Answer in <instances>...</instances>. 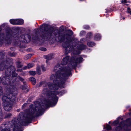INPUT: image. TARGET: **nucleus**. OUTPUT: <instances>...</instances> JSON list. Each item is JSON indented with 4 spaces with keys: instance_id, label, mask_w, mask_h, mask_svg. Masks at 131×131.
<instances>
[{
    "instance_id": "obj_7",
    "label": "nucleus",
    "mask_w": 131,
    "mask_h": 131,
    "mask_svg": "<svg viewBox=\"0 0 131 131\" xmlns=\"http://www.w3.org/2000/svg\"><path fill=\"white\" fill-rule=\"evenodd\" d=\"M24 20L21 19H16L17 25H22L24 23Z\"/></svg>"
},
{
    "instance_id": "obj_20",
    "label": "nucleus",
    "mask_w": 131,
    "mask_h": 131,
    "mask_svg": "<svg viewBox=\"0 0 131 131\" xmlns=\"http://www.w3.org/2000/svg\"><path fill=\"white\" fill-rule=\"evenodd\" d=\"M17 74L16 73H14L13 74L12 76L13 77H16L17 76Z\"/></svg>"
},
{
    "instance_id": "obj_21",
    "label": "nucleus",
    "mask_w": 131,
    "mask_h": 131,
    "mask_svg": "<svg viewBox=\"0 0 131 131\" xmlns=\"http://www.w3.org/2000/svg\"><path fill=\"white\" fill-rule=\"evenodd\" d=\"M40 50H41L43 51H46V48H40Z\"/></svg>"
},
{
    "instance_id": "obj_27",
    "label": "nucleus",
    "mask_w": 131,
    "mask_h": 131,
    "mask_svg": "<svg viewBox=\"0 0 131 131\" xmlns=\"http://www.w3.org/2000/svg\"><path fill=\"white\" fill-rule=\"evenodd\" d=\"M84 28L86 29H88L89 28V27L88 26H86V27H84Z\"/></svg>"
},
{
    "instance_id": "obj_12",
    "label": "nucleus",
    "mask_w": 131,
    "mask_h": 131,
    "mask_svg": "<svg viewBox=\"0 0 131 131\" xmlns=\"http://www.w3.org/2000/svg\"><path fill=\"white\" fill-rule=\"evenodd\" d=\"M52 56L51 54H49L46 56V58L48 60L51 59L52 58Z\"/></svg>"
},
{
    "instance_id": "obj_5",
    "label": "nucleus",
    "mask_w": 131,
    "mask_h": 131,
    "mask_svg": "<svg viewBox=\"0 0 131 131\" xmlns=\"http://www.w3.org/2000/svg\"><path fill=\"white\" fill-rule=\"evenodd\" d=\"M25 40L26 41V42L24 41L26 43H28L29 42L30 40V36L27 34H26L24 36Z\"/></svg>"
},
{
    "instance_id": "obj_24",
    "label": "nucleus",
    "mask_w": 131,
    "mask_h": 131,
    "mask_svg": "<svg viewBox=\"0 0 131 131\" xmlns=\"http://www.w3.org/2000/svg\"><path fill=\"white\" fill-rule=\"evenodd\" d=\"M21 88L23 90H24L26 89V87L25 86H22L21 87Z\"/></svg>"
},
{
    "instance_id": "obj_34",
    "label": "nucleus",
    "mask_w": 131,
    "mask_h": 131,
    "mask_svg": "<svg viewBox=\"0 0 131 131\" xmlns=\"http://www.w3.org/2000/svg\"><path fill=\"white\" fill-rule=\"evenodd\" d=\"M11 67H12V68H14V67L13 66H12Z\"/></svg>"
},
{
    "instance_id": "obj_26",
    "label": "nucleus",
    "mask_w": 131,
    "mask_h": 131,
    "mask_svg": "<svg viewBox=\"0 0 131 131\" xmlns=\"http://www.w3.org/2000/svg\"><path fill=\"white\" fill-rule=\"evenodd\" d=\"M123 3H126V0H123L122 1Z\"/></svg>"
},
{
    "instance_id": "obj_31",
    "label": "nucleus",
    "mask_w": 131,
    "mask_h": 131,
    "mask_svg": "<svg viewBox=\"0 0 131 131\" xmlns=\"http://www.w3.org/2000/svg\"><path fill=\"white\" fill-rule=\"evenodd\" d=\"M37 71L38 72L39 74H40V71L39 70V69H37Z\"/></svg>"
},
{
    "instance_id": "obj_28",
    "label": "nucleus",
    "mask_w": 131,
    "mask_h": 131,
    "mask_svg": "<svg viewBox=\"0 0 131 131\" xmlns=\"http://www.w3.org/2000/svg\"><path fill=\"white\" fill-rule=\"evenodd\" d=\"M43 66H41V67L42 68V70L43 71H45L46 70L45 69V68H43Z\"/></svg>"
},
{
    "instance_id": "obj_11",
    "label": "nucleus",
    "mask_w": 131,
    "mask_h": 131,
    "mask_svg": "<svg viewBox=\"0 0 131 131\" xmlns=\"http://www.w3.org/2000/svg\"><path fill=\"white\" fill-rule=\"evenodd\" d=\"M87 44L90 47H92L95 46V45L94 43L92 42H88L87 43Z\"/></svg>"
},
{
    "instance_id": "obj_14",
    "label": "nucleus",
    "mask_w": 131,
    "mask_h": 131,
    "mask_svg": "<svg viewBox=\"0 0 131 131\" xmlns=\"http://www.w3.org/2000/svg\"><path fill=\"white\" fill-rule=\"evenodd\" d=\"M92 35V33L91 32H89L87 34L86 37V39H87L88 38H90V37Z\"/></svg>"
},
{
    "instance_id": "obj_30",
    "label": "nucleus",
    "mask_w": 131,
    "mask_h": 131,
    "mask_svg": "<svg viewBox=\"0 0 131 131\" xmlns=\"http://www.w3.org/2000/svg\"><path fill=\"white\" fill-rule=\"evenodd\" d=\"M5 75H6V76L7 77H8L10 75V74H8V75H7V72H5Z\"/></svg>"
},
{
    "instance_id": "obj_19",
    "label": "nucleus",
    "mask_w": 131,
    "mask_h": 131,
    "mask_svg": "<svg viewBox=\"0 0 131 131\" xmlns=\"http://www.w3.org/2000/svg\"><path fill=\"white\" fill-rule=\"evenodd\" d=\"M128 12L131 15V9H130L129 8H127Z\"/></svg>"
},
{
    "instance_id": "obj_9",
    "label": "nucleus",
    "mask_w": 131,
    "mask_h": 131,
    "mask_svg": "<svg viewBox=\"0 0 131 131\" xmlns=\"http://www.w3.org/2000/svg\"><path fill=\"white\" fill-rule=\"evenodd\" d=\"M32 84L35 85L36 83V80L35 78L33 77L30 78L29 79Z\"/></svg>"
},
{
    "instance_id": "obj_3",
    "label": "nucleus",
    "mask_w": 131,
    "mask_h": 131,
    "mask_svg": "<svg viewBox=\"0 0 131 131\" xmlns=\"http://www.w3.org/2000/svg\"><path fill=\"white\" fill-rule=\"evenodd\" d=\"M53 35L52 34V36H54L56 40H59L60 42H63L62 46L65 48L66 53H68L74 50L73 52L75 54L80 53V50H83L85 49L86 46L82 45L78 47L79 42L77 39H74L73 40H71V36L73 34V32L71 30H69L67 34L62 35L58 31L54 32Z\"/></svg>"
},
{
    "instance_id": "obj_29",
    "label": "nucleus",
    "mask_w": 131,
    "mask_h": 131,
    "mask_svg": "<svg viewBox=\"0 0 131 131\" xmlns=\"http://www.w3.org/2000/svg\"><path fill=\"white\" fill-rule=\"evenodd\" d=\"M27 103H25V104H24L23 105V106H22V107H24V106H26V105H27Z\"/></svg>"
},
{
    "instance_id": "obj_22",
    "label": "nucleus",
    "mask_w": 131,
    "mask_h": 131,
    "mask_svg": "<svg viewBox=\"0 0 131 131\" xmlns=\"http://www.w3.org/2000/svg\"><path fill=\"white\" fill-rule=\"evenodd\" d=\"M18 79H19L20 80L23 81V79L21 78L20 77L18 76L17 78Z\"/></svg>"
},
{
    "instance_id": "obj_36",
    "label": "nucleus",
    "mask_w": 131,
    "mask_h": 131,
    "mask_svg": "<svg viewBox=\"0 0 131 131\" xmlns=\"http://www.w3.org/2000/svg\"><path fill=\"white\" fill-rule=\"evenodd\" d=\"M109 123H110V122H109Z\"/></svg>"
},
{
    "instance_id": "obj_10",
    "label": "nucleus",
    "mask_w": 131,
    "mask_h": 131,
    "mask_svg": "<svg viewBox=\"0 0 131 131\" xmlns=\"http://www.w3.org/2000/svg\"><path fill=\"white\" fill-rule=\"evenodd\" d=\"M10 23L13 25H17L16 19H11L10 20Z\"/></svg>"
},
{
    "instance_id": "obj_13",
    "label": "nucleus",
    "mask_w": 131,
    "mask_h": 131,
    "mask_svg": "<svg viewBox=\"0 0 131 131\" xmlns=\"http://www.w3.org/2000/svg\"><path fill=\"white\" fill-rule=\"evenodd\" d=\"M29 73L31 75H34L36 74L35 72L33 71H31L29 72Z\"/></svg>"
},
{
    "instance_id": "obj_25",
    "label": "nucleus",
    "mask_w": 131,
    "mask_h": 131,
    "mask_svg": "<svg viewBox=\"0 0 131 131\" xmlns=\"http://www.w3.org/2000/svg\"><path fill=\"white\" fill-rule=\"evenodd\" d=\"M84 39H81L80 42V43H82V42H84Z\"/></svg>"
},
{
    "instance_id": "obj_8",
    "label": "nucleus",
    "mask_w": 131,
    "mask_h": 131,
    "mask_svg": "<svg viewBox=\"0 0 131 131\" xmlns=\"http://www.w3.org/2000/svg\"><path fill=\"white\" fill-rule=\"evenodd\" d=\"M101 36L100 34H98L96 35L95 36L94 40L99 41L101 39Z\"/></svg>"
},
{
    "instance_id": "obj_33",
    "label": "nucleus",
    "mask_w": 131,
    "mask_h": 131,
    "mask_svg": "<svg viewBox=\"0 0 131 131\" xmlns=\"http://www.w3.org/2000/svg\"><path fill=\"white\" fill-rule=\"evenodd\" d=\"M125 19V18L124 17H123V20H124Z\"/></svg>"
},
{
    "instance_id": "obj_16",
    "label": "nucleus",
    "mask_w": 131,
    "mask_h": 131,
    "mask_svg": "<svg viewBox=\"0 0 131 131\" xmlns=\"http://www.w3.org/2000/svg\"><path fill=\"white\" fill-rule=\"evenodd\" d=\"M31 56V54H29L26 55V59H27L30 58Z\"/></svg>"
},
{
    "instance_id": "obj_17",
    "label": "nucleus",
    "mask_w": 131,
    "mask_h": 131,
    "mask_svg": "<svg viewBox=\"0 0 131 131\" xmlns=\"http://www.w3.org/2000/svg\"><path fill=\"white\" fill-rule=\"evenodd\" d=\"M119 122L117 121H115L113 123V125H115L118 123Z\"/></svg>"
},
{
    "instance_id": "obj_18",
    "label": "nucleus",
    "mask_w": 131,
    "mask_h": 131,
    "mask_svg": "<svg viewBox=\"0 0 131 131\" xmlns=\"http://www.w3.org/2000/svg\"><path fill=\"white\" fill-rule=\"evenodd\" d=\"M85 34V32L84 31H82L80 33V34L82 36L84 35Z\"/></svg>"
},
{
    "instance_id": "obj_35",
    "label": "nucleus",
    "mask_w": 131,
    "mask_h": 131,
    "mask_svg": "<svg viewBox=\"0 0 131 131\" xmlns=\"http://www.w3.org/2000/svg\"><path fill=\"white\" fill-rule=\"evenodd\" d=\"M5 78V77H3V78H4H4Z\"/></svg>"
},
{
    "instance_id": "obj_4",
    "label": "nucleus",
    "mask_w": 131,
    "mask_h": 131,
    "mask_svg": "<svg viewBox=\"0 0 131 131\" xmlns=\"http://www.w3.org/2000/svg\"><path fill=\"white\" fill-rule=\"evenodd\" d=\"M16 90V88L14 86H12L7 90L9 94H7L5 95H4L2 96V99L4 102L3 106L4 109L6 111H9L12 108V105L8 101H10L13 102L15 100V97L14 95H13L12 93Z\"/></svg>"
},
{
    "instance_id": "obj_1",
    "label": "nucleus",
    "mask_w": 131,
    "mask_h": 131,
    "mask_svg": "<svg viewBox=\"0 0 131 131\" xmlns=\"http://www.w3.org/2000/svg\"><path fill=\"white\" fill-rule=\"evenodd\" d=\"M69 58V56H66L63 59L61 64H58L54 68L53 71L55 72V74H52L50 79L53 80L54 84H53L50 83L48 84V88L51 91L49 92L46 89H43V93L47 94L48 96V104L51 107H53L56 105L58 99V97L56 95L58 93L53 90H57L59 87H64L62 85L66 78L71 75V69L75 67L77 63H80L83 60L81 57H77L75 55L72 56L70 60L69 67L67 69L64 67L63 65L67 64Z\"/></svg>"
},
{
    "instance_id": "obj_6",
    "label": "nucleus",
    "mask_w": 131,
    "mask_h": 131,
    "mask_svg": "<svg viewBox=\"0 0 131 131\" xmlns=\"http://www.w3.org/2000/svg\"><path fill=\"white\" fill-rule=\"evenodd\" d=\"M34 65L31 63H30L28 64L27 66H26L23 68V69L24 70L26 69H29L31 68L34 66Z\"/></svg>"
},
{
    "instance_id": "obj_32",
    "label": "nucleus",
    "mask_w": 131,
    "mask_h": 131,
    "mask_svg": "<svg viewBox=\"0 0 131 131\" xmlns=\"http://www.w3.org/2000/svg\"><path fill=\"white\" fill-rule=\"evenodd\" d=\"M21 70L20 69H19L18 70V71H21Z\"/></svg>"
},
{
    "instance_id": "obj_2",
    "label": "nucleus",
    "mask_w": 131,
    "mask_h": 131,
    "mask_svg": "<svg viewBox=\"0 0 131 131\" xmlns=\"http://www.w3.org/2000/svg\"><path fill=\"white\" fill-rule=\"evenodd\" d=\"M41 111V108L39 105V107L35 106V108L33 107V105H30L29 107L28 112L27 116H23V113H20L19 115L18 118L17 119L18 122L20 123L21 125H25L26 124L29 123L33 115L38 116L40 115ZM17 123V121L15 119H13L8 124H3L1 127L2 131H20V126Z\"/></svg>"
},
{
    "instance_id": "obj_15",
    "label": "nucleus",
    "mask_w": 131,
    "mask_h": 131,
    "mask_svg": "<svg viewBox=\"0 0 131 131\" xmlns=\"http://www.w3.org/2000/svg\"><path fill=\"white\" fill-rule=\"evenodd\" d=\"M106 128L108 130H110L111 129V126L109 125H107L106 126Z\"/></svg>"
},
{
    "instance_id": "obj_23",
    "label": "nucleus",
    "mask_w": 131,
    "mask_h": 131,
    "mask_svg": "<svg viewBox=\"0 0 131 131\" xmlns=\"http://www.w3.org/2000/svg\"><path fill=\"white\" fill-rule=\"evenodd\" d=\"M3 92V90H2V88L0 86V96L1 95V93H2Z\"/></svg>"
}]
</instances>
